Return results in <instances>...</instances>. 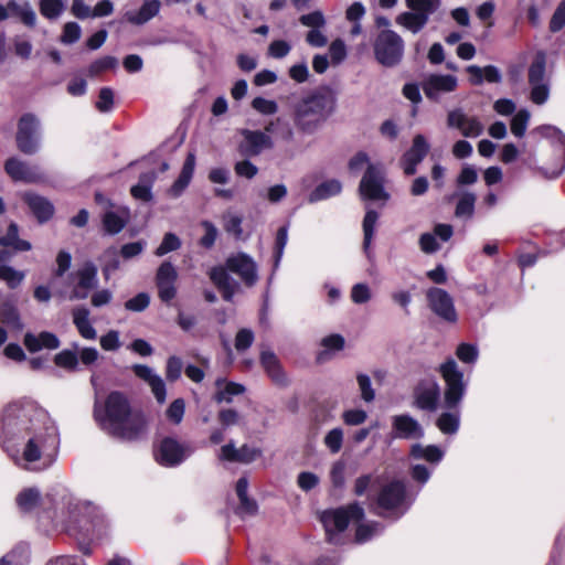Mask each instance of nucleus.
<instances>
[{
    "instance_id": "nucleus-62",
    "label": "nucleus",
    "mask_w": 565,
    "mask_h": 565,
    "mask_svg": "<svg viewBox=\"0 0 565 565\" xmlns=\"http://www.w3.org/2000/svg\"><path fill=\"white\" fill-rule=\"evenodd\" d=\"M252 107L262 115H274L278 111L277 103L264 97H255Z\"/></svg>"
},
{
    "instance_id": "nucleus-59",
    "label": "nucleus",
    "mask_w": 565,
    "mask_h": 565,
    "mask_svg": "<svg viewBox=\"0 0 565 565\" xmlns=\"http://www.w3.org/2000/svg\"><path fill=\"white\" fill-rule=\"evenodd\" d=\"M150 305V296L147 292H139L135 297L125 302V308L128 311L141 312Z\"/></svg>"
},
{
    "instance_id": "nucleus-31",
    "label": "nucleus",
    "mask_w": 565,
    "mask_h": 565,
    "mask_svg": "<svg viewBox=\"0 0 565 565\" xmlns=\"http://www.w3.org/2000/svg\"><path fill=\"white\" fill-rule=\"evenodd\" d=\"M466 71L470 75L469 82L476 86L483 84V82L498 84L502 81V74L494 65H487L484 67L469 65Z\"/></svg>"
},
{
    "instance_id": "nucleus-63",
    "label": "nucleus",
    "mask_w": 565,
    "mask_h": 565,
    "mask_svg": "<svg viewBox=\"0 0 565 565\" xmlns=\"http://www.w3.org/2000/svg\"><path fill=\"white\" fill-rule=\"evenodd\" d=\"M254 339V332L250 329H241L235 337V349L238 352L246 351L252 347Z\"/></svg>"
},
{
    "instance_id": "nucleus-34",
    "label": "nucleus",
    "mask_w": 565,
    "mask_h": 565,
    "mask_svg": "<svg viewBox=\"0 0 565 565\" xmlns=\"http://www.w3.org/2000/svg\"><path fill=\"white\" fill-rule=\"evenodd\" d=\"M195 169V156L194 153H189L184 160L182 170L178 177V179L173 182L170 188V193L172 196L178 198L182 194V192L190 184L193 173Z\"/></svg>"
},
{
    "instance_id": "nucleus-7",
    "label": "nucleus",
    "mask_w": 565,
    "mask_h": 565,
    "mask_svg": "<svg viewBox=\"0 0 565 565\" xmlns=\"http://www.w3.org/2000/svg\"><path fill=\"white\" fill-rule=\"evenodd\" d=\"M404 481L393 480L381 488L376 495L374 513L392 521L399 520L413 504Z\"/></svg>"
},
{
    "instance_id": "nucleus-16",
    "label": "nucleus",
    "mask_w": 565,
    "mask_h": 565,
    "mask_svg": "<svg viewBox=\"0 0 565 565\" xmlns=\"http://www.w3.org/2000/svg\"><path fill=\"white\" fill-rule=\"evenodd\" d=\"M441 396V390L434 375H428L418 381L414 387V405L424 412L437 411Z\"/></svg>"
},
{
    "instance_id": "nucleus-19",
    "label": "nucleus",
    "mask_w": 565,
    "mask_h": 565,
    "mask_svg": "<svg viewBox=\"0 0 565 565\" xmlns=\"http://www.w3.org/2000/svg\"><path fill=\"white\" fill-rule=\"evenodd\" d=\"M301 25L310 28L306 34V43L311 47H323L328 44V36L324 34L323 29L327 25V20L322 11L315 10L299 17Z\"/></svg>"
},
{
    "instance_id": "nucleus-18",
    "label": "nucleus",
    "mask_w": 565,
    "mask_h": 565,
    "mask_svg": "<svg viewBox=\"0 0 565 565\" xmlns=\"http://www.w3.org/2000/svg\"><path fill=\"white\" fill-rule=\"evenodd\" d=\"M241 135L243 139L238 145V151L245 158L257 157L274 147V140L266 130L242 129Z\"/></svg>"
},
{
    "instance_id": "nucleus-20",
    "label": "nucleus",
    "mask_w": 565,
    "mask_h": 565,
    "mask_svg": "<svg viewBox=\"0 0 565 565\" xmlns=\"http://www.w3.org/2000/svg\"><path fill=\"white\" fill-rule=\"evenodd\" d=\"M130 217L131 213L128 206L107 201V207L100 216L103 230L108 235H117L126 227Z\"/></svg>"
},
{
    "instance_id": "nucleus-12",
    "label": "nucleus",
    "mask_w": 565,
    "mask_h": 565,
    "mask_svg": "<svg viewBox=\"0 0 565 565\" xmlns=\"http://www.w3.org/2000/svg\"><path fill=\"white\" fill-rule=\"evenodd\" d=\"M375 60L385 67L398 65L404 56L405 43L393 30L381 31L373 44Z\"/></svg>"
},
{
    "instance_id": "nucleus-26",
    "label": "nucleus",
    "mask_w": 565,
    "mask_h": 565,
    "mask_svg": "<svg viewBox=\"0 0 565 565\" xmlns=\"http://www.w3.org/2000/svg\"><path fill=\"white\" fill-rule=\"evenodd\" d=\"M429 149L430 146L425 136L418 134L414 137L412 147L401 159V164L406 175H413L416 173L417 166L425 159Z\"/></svg>"
},
{
    "instance_id": "nucleus-39",
    "label": "nucleus",
    "mask_w": 565,
    "mask_h": 565,
    "mask_svg": "<svg viewBox=\"0 0 565 565\" xmlns=\"http://www.w3.org/2000/svg\"><path fill=\"white\" fill-rule=\"evenodd\" d=\"M436 426L444 435H456L460 427V408L443 412L436 419Z\"/></svg>"
},
{
    "instance_id": "nucleus-61",
    "label": "nucleus",
    "mask_w": 565,
    "mask_h": 565,
    "mask_svg": "<svg viewBox=\"0 0 565 565\" xmlns=\"http://www.w3.org/2000/svg\"><path fill=\"white\" fill-rule=\"evenodd\" d=\"M565 26V0H562L556 7L551 20L550 31L552 33L559 32Z\"/></svg>"
},
{
    "instance_id": "nucleus-30",
    "label": "nucleus",
    "mask_w": 565,
    "mask_h": 565,
    "mask_svg": "<svg viewBox=\"0 0 565 565\" xmlns=\"http://www.w3.org/2000/svg\"><path fill=\"white\" fill-rule=\"evenodd\" d=\"M23 200L40 224L46 223L52 218L54 205L46 198L35 193H25Z\"/></svg>"
},
{
    "instance_id": "nucleus-52",
    "label": "nucleus",
    "mask_w": 565,
    "mask_h": 565,
    "mask_svg": "<svg viewBox=\"0 0 565 565\" xmlns=\"http://www.w3.org/2000/svg\"><path fill=\"white\" fill-rule=\"evenodd\" d=\"M530 120V113L526 109L519 110L511 120V132L518 137L522 138L525 135L527 125Z\"/></svg>"
},
{
    "instance_id": "nucleus-37",
    "label": "nucleus",
    "mask_w": 565,
    "mask_h": 565,
    "mask_svg": "<svg viewBox=\"0 0 565 565\" xmlns=\"http://www.w3.org/2000/svg\"><path fill=\"white\" fill-rule=\"evenodd\" d=\"M73 323L78 333L86 340H95L97 331L89 321V310L85 307H78L73 310Z\"/></svg>"
},
{
    "instance_id": "nucleus-43",
    "label": "nucleus",
    "mask_w": 565,
    "mask_h": 565,
    "mask_svg": "<svg viewBox=\"0 0 565 565\" xmlns=\"http://www.w3.org/2000/svg\"><path fill=\"white\" fill-rule=\"evenodd\" d=\"M379 220V213L375 210H367L363 218V249L367 257H370V247L374 236L375 226Z\"/></svg>"
},
{
    "instance_id": "nucleus-36",
    "label": "nucleus",
    "mask_w": 565,
    "mask_h": 565,
    "mask_svg": "<svg viewBox=\"0 0 565 565\" xmlns=\"http://www.w3.org/2000/svg\"><path fill=\"white\" fill-rule=\"evenodd\" d=\"M342 183L337 179H330L318 184L309 194L308 202L317 203L340 194Z\"/></svg>"
},
{
    "instance_id": "nucleus-21",
    "label": "nucleus",
    "mask_w": 565,
    "mask_h": 565,
    "mask_svg": "<svg viewBox=\"0 0 565 565\" xmlns=\"http://www.w3.org/2000/svg\"><path fill=\"white\" fill-rule=\"evenodd\" d=\"M447 127L458 129L466 138H477L483 134V125L476 116H468L461 108L447 114Z\"/></svg>"
},
{
    "instance_id": "nucleus-64",
    "label": "nucleus",
    "mask_w": 565,
    "mask_h": 565,
    "mask_svg": "<svg viewBox=\"0 0 565 565\" xmlns=\"http://www.w3.org/2000/svg\"><path fill=\"white\" fill-rule=\"evenodd\" d=\"M545 244L551 252H557L565 247V228L558 232H548L545 235Z\"/></svg>"
},
{
    "instance_id": "nucleus-49",
    "label": "nucleus",
    "mask_w": 565,
    "mask_h": 565,
    "mask_svg": "<svg viewBox=\"0 0 565 565\" xmlns=\"http://www.w3.org/2000/svg\"><path fill=\"white\" fill-rule=\"evenodd\" d=\"M344 344H345V340L341 334L334 333V334L324 337L321 340V345L326 349V351H322L318 354V356H317L318 361H323L324 355L328 352L341 351L344 348Z\"/></svg>"
},
{
    "instance_id": "nucleus-6",
    "label": "nucleus",
    "mask_w": 565,
    "mask_h": 565,
    "mask_svg": "<svg viewBox=\"0 0 565 565\" xmlns=\"http://www.w3.org/2000/svg\"><path fill=\"white\" fill-rule=\"evenodd\" d=\"M365 516L363 507L359 502L349 503L335 509H328L320 513L327 541L334 545L345 543V531L350 523L361 522Z\"/></svg>"
},
{
    "instance_id": "nucleus-32",
    "label": "nucleus",
    "mask_w": 565,
    "mask_h": 565,
    "mask_svg": "<svg viewBox=\"0 0 565 565\" xmlns=\"http://www.w3.org/2000/svg\"><path fill=\"white\" fill-rule=\"evenodd\" d=\"M409 457L414 460H425L436 467L443 461L445 451L436 445L424 446L417 443L411 446Z\"/></svg>"
},
{
    "instance_id": "nucleus-2",
    "label": "nucleus",
    "mask_w": 565,
    "mask_h": 565,
    "mask_svg": "<svg viewBox=\"0 0 565 565\" xmlns=\"http://www.w3.org/2000/svg\"><path fill=\"white\" fill-rule=\"evenodd\" d=\"M15 501L23 513L41 509L39 521L43 526L50 525L54 530L89 533L103 523L93 504L79 501L62 487L52 488L43 498L39 489L28 488L18 494Z\"/></svg>"
},
{
    "instance_id": "nucleus-29",
    "label": "nucleus",
    "mask_w": 565,
    "mask_h": 565,
    "mask_svg": "<svg viewBox=\"0 0 565 565\" xmlns=\"http://www.w3.org/2000/svg\"><path fill=\"white\" fill-rule=\"evenodd\" d=\"M259 361L266 374L276 385H287L288 380L282 370L280 361L271 350H262Z\"/></svg>"
},
{
    "instance_id": "nucleus-13",
    "label": "nucleus",
    "mask_w": 565,
    "mask_h": 565,
    "mask_svg": "<svg viewBox=\"0 0 565 565\" xmlns=\"http://www.w3.org/2000/svg\"><path fill=\"white\" fill-rule=\"evenodd\" d=\"M41 121L32 113L23 114L18 121L15 142L18 149L28 156L35 154L41 148Z\"/></svg>"
},
{
    "instance_id": "nucleus-15",
    "label": "nucleus",
    "mask_w": 565,
    "mask_h": 565,
    "mask_svg": "<svg viewBox=\"0 0 565 565\" xmlns=\"http://www.w3.org/2000/svg\"><path fill=\"white\" fill-rule=\"evenodd\" d=\"M363 200L387 201L390 194L384 189V170L381 164H369L359 185Z\"/></svg>"
},
{
    "instance_id": "nucleus-23",
    "label": "nucleus",
    "mask_w": 565,
    "mask_h": 565,
    "mask_svg": "<svg viewBox=\"0 0 565 565\" xmlns=\"http://www.w3.org/2000/svg\"><path fill=\"white\" fill-rule=\"evenodd\" d=\"M4 171L15 182L35 183L44 177L38 166H30L15 157L6 160Z\"/></svg>"
},
{
    "instance_id": "nucleus-14",
    "label": "nucleus",
    "mask_w": 565,
    "mask_h": 565,
    "mask_svg": "<svg viewBox=\"0 0 565 565\" xmlns=\"http://www.w3.org/2000/svg\"><path fill=\"white\" fill-rule=\"evenodd\" d=\"M194 449L188 443H180L173 437H164L154 449L156 461L164 468L182 465Z\"/></svg>"
},
{
    "instance_id": "nucleus-40",
    "label": "nucleus",
    "mask_w": 565,
    "mask_h": 565,
    "mask_svg": "<svg viewBox=\"0 0 565 565\" xmlns=\"http://www.w3.org/2000/svg\"><path fill=\"white\" fill-rule=\"evenodd\" d=\"M215 385L220 388L214 396V399L217 403H231L233 396L243 394L245 392L244 385L235 382H225L223 379H217Z\"/></svg>"
},
{
    "instance_id": "nucleus-3",
    "label": "nucleus",
    "mask_w": 565,
    "mask_h": 565,
    "mask_svg": "<svg viewBox=\"0 0 565 565\" xmlns=\"http://www.w3.org/2000/svg\"><path fill=\"white\" fill-rule=\"evenodd\" d=\"M90 382L95 388L93 416L99 428L121 441L138 440L145 431L146 420L140 413L132 411L126 394L113 391L102 399L95 376Z\"/></svg>"
},
{
    "instance_id": "nucleus-35",
    "label": "nucleus",
    "mask_w": 565,
    "mask_h": 565,
    "mask_svg": "<svg viewBox=\"0 0 565 565\" xmlns=\"http://www.w3.org/2000/svg\"><path fill=\"white\" fill-rule=\"evenodd\" d=\"M160 8L161 2L159 0H147L138 11H128L125 17L131 24L142 25L154 18Z\"/></svg>"
},
{
    "instance_id": "nucleus-22",
    "label": "nucleus",
    "mask_w": 565,
    "mask_h": 565,
    "mask_svg": "<svg viewBox=\"0 0 565 565\" xmlns=\"http://www.w3.org/2000/svg\"><path fill=\"white\" fill-rule=\"evenodd\" d=\"M98 269L93 262H86L74 275L77 278L72 290V299L84 300L90 290L98 286Z\"/></svg>"
},
{
    "instance_id": "nucleus-11",
    "label": "nucleus",
    "mask_w": 565,
    "mask_h": 565,
    "mask_svg": "<svg viewBox=\"0 0 565 565\" xmlns=\"http://www.w3.org/2000/svg\"><path fill=\"white\" fill-rule=\"evenodd\" d=\"M536 131L542 138L551 141L555 156L562 157V159L553 163L552 168L536 164H530L529 167L546 180L557 179L565 170V135L561 129L551 125L537 127Z\"/></svg>"
},
{
    "instance_id": "nucleus-44",
    "label": "nucleus",
    "mask_w": 565,
    "mask_h": 565,
    "mask_svg": "<svg viewBox=\"0 0 565 565\" xmlns=\"http://www.w3.org/2000/svg\"><path fill=\"white\" fill-rule=\"evenodd\" d=\"M265 130L269 135L270 134L276 135V137H278L279 139H281L286 142L291 141L295 136L291 125L287 120L280 118V117H277L276 119L270 120L265 126Z\"/></svg>"
},
{
    "instance_id": "nucleus-17",
    "label": "nucleus",
    "mask_w": 565,
    "mask_h": 565,
    "mask_svg": "<svg viewBox=\"0 0 565 565\" xmlns=\"http://www.w3.org/2000/svg\"><path fill=\"white\" fill-rule=\"evenodd\" d=\"M429 309L441 320L455 323L458 320L454 298L443 288L430 287L426 291Z\"/></svg>"
},
{
    "instance_id": "nucleus-60",
    "label": "nucleus",
    "mask_w": 565,
    "mask_h": 565,
    "mask_svg": "<svg viewBox=\"0 0 565 565\" xmlns=\"http://www.w3.org/2000/svg\"><path fill=\"white\" fill-rule=\"evenodd\" d=\"M372 297L371 289L365 282H358L351 289V300L355 305L366 303Z\"/></svg>"
},
{
    "instance_id": "nucleus-8",
    "label": "nucleus",
    "mask_w": 565,
    "mask_h": 565,
    "mask_svg": "<svg viewBox=\"0 0 565 565\" xmlns=\"http://www.w3.org/2000/svg\"><path fill=\"white\" fill-rule=\"evenodd\" d=\"M437 370L445 383L443 407L445 409L460 408L468 388L463 372L452 358H448Z\"/></svg>"
},
{
    "instance_id": "nucleus-9",
    "label": "nucleus",
    "mask_w": 565,
    "mask_h": 565,
    "mask_svg": "<svg viewBox=\"0 0 565 565\" xmlns=\"http://www.w3.org/2000/svg\"><path fill=\"white\" fill-rule=\"evenodd\" d=\"M405 3L409 11L398 14L396 23L414 34L425 28L429 17L441 6L440 0H405Z\"/></svg>"
},
{
    "instance_id": "nucleus-24",
    "label": "nucleus",
    "mask_w": 565,
    "mask_h": 565,
    "mask_svg": "<svg viewBox=\"0 0 565 565\" xmlns=\"http://www.w3.org/2000/svg\"><path fill=\"white\" fill-rule=\"evenodd\" d=\"M457 77L450 74H431L422 84L423 90L429 100L438 102L443 94L451 93L457 88Z\"/></svg>"
},
{
    "instance_id": "nucleus-45",
    "label": "nucleus",
    "mask_w": 565,
    "mask_h": 565,
    "mask_svg": "<svg viewBox=\"0 0 565 565\" xmlns=\"http://www.w3.org/2000/svg\"><path fill=\"white\" fill-rule=\"evenodd\" d=\"M457 195L459 198L456 204L455 215L457 217H472L477 196L472 192H462Z\"/></svg>"
},
{
    "instance_id": "nucleus-51",
    "label": "nucleus",
    "mask_w": 565,
    "mask_h": 565,
    "mask_svg": "<svg viewBox=\"0 0 565 565\" xmlns=\"http://www.w3.org/2000/svg\"><path fill=\"white\" fill-rule=\"evenodd\" d=\"M4 557L18 565H28L30 558V545L25 542L18 543Z\"/></svg>"
},
{
    "instance_id": "nucleus-54",
    "label": "nucleus",
    "mask_w": 565,
    "mask_h": 565,
    "mask_svg": "<svg viewBox=\"0 0 565 565\" xmlns=\"http://www.w3.org/2000/svg\"><path fill=\"white\" fill-rule=\"evenodd\" d=\"M324 446L330 450L331 454H338L343 444V430L340 427H335L328 431L323 439Z\"/></svg>"
},
{
    "instance_id": "nucleus-46",
    "label": "nucleus",
    "mask_w": 565,
    "mask_h": 565,
    "mask_svg": "<svg viewBox=\"0 0 565 565\" xmlns=\"http://www.w3.org/2000/svg\"><path fill=\"white\" fill-rule=\"evenodd\" d=\"M25 273L18 270L12 266H0V280L3 281L9 289H17L24 280Z\"/></svg>"
},
{
    "instance_id": "nucleus-5",
    "label": "nucleus",
    "mask_w": 565,
    "mask_h": 565,
    "mask_svg": "<svg viewBox=\"0 0 565 565\" xmlns=\"http://www.w3.org/2000/svg\"><path fill=\"white\" fill-rule=\"evenodd\" d=\"M335 106V92L329 86H321L296 105L295 125L301 132L311 135L334 113Z\"/></svg>"
},
{
    "instance_id": "nucleus-42",
    "label": "nucleus",
    "mask_w": 565,
    "mask_h": 565,
    "mask_svg": "<svg viewBox=\"0 0 565 565\" xmlns=\"http://www.w3.org/2000/svg\"><path fill=\"white\" fill-rule=\"evenodd\" d=\"M384 532V525L377 521H370L365 523H360L356 526L355 531V542L359 544L366 543L371 541L373 537L382 534Z\"/></svg>"
},
{
    "instance_id": "nucleus-1",
    "label": "nucleus",
    "mask_w": 565,
    "mask_h": 565,
    "mask_svg": "<svg viewBox=\"0 0 565 565\" xmlns=\"http://www.w3.org/2000/svg\"><path fill=\"white\" fill-rule=\"evenodd\" d=\"M23 440L22 459L28 468H46L55 460L61 443L57 426L46 409L26 397L8 403L0 412L2 448L13 456Z\"/></svg>"
},
{
    "instance_id": "nucleus-50",
    "label": "nucleus",
    "mask_w": 565,
    "mask_h": 565,
    "mask_svg": "<svg viewBox=\"0 0 565 565\" xmlns=\"http://www.w3.org/2000/svg\"><path fill=\"white\" fill-rule=\"evenodd\" d=\"M201 226L204 228V235L199 239V245L205 249H211L217 239L218 230L207 220H203Z\"/></svg>"
},
{
    "instance_id": "nucleus-48",
    "label": "nucleus",
    "mask_w": 565,
    "mask_h": 565,
    "mask_svg": "<svg viewBox=\"0 0 565 565\" xmlns=\"http://www.w3.org/2000/svg\"><path fill=\"white\" fill-rule=\"evenodd\" d=\"M456 356L463 364L473 365L479 359V348L472 343H460L456 349Z\"/></svg>"
},
{
    "instance_id": "nucleus-55",
    "label": "nucleus",
    "mask_w": 565,
    "mask_h": 565,
    "mask_svg": "<svg viewBox=\"0 0 565 565\" xmlns=\"http://www.w3.org/2000/svg\"><path fill=\"white\" fill-rule=\"evenodd\" d=\"M118 65V60L114 56H104L95 60L88 68L90 76H96L107 70H113Z\"/></svg>"
},
{
    "instance_id": "nucleus-4",
    "label": "nucleus",
    "mask_w": 565,
    "mask_h": 565,
    "mask_svg": "<svg viewBox=\"0 0 565 565\" xmlns=\"http://www.w3.org/2000/svg\"><path fill=\"white\" fill-rule=\"evenodd\" d=\"M230 273L237 275L246 287L255 286L259 278L257 263L244 252L228 255L224 266H213L207 273L209 278L227 302L233 301L239 289V282Z\"/></svg>"
},
{
    "instance_id": "nucleus-38",
    "label": "nucleus",
    "mask_w": 565,
    "mask_h": 565,
    "mask_svg": "<svg viewBox=\"0 0 565 565\" xmlns=\"http://www.w3.org/2000/svg\"><path fill=\"white\" fill-rule=\"evenodd\" d=\"M0 246L10 247L14 252H29L32 248L29 241L19 237V226L14 222L9 224L6 235L0 237Z\"/></svg>"
},
{
    "instance_id": "nucleus-47",
    "label": "nucleus",
    "mask_w": 565,
    "mask_h": 565,
    "mask_svg": "<svg viewBox=\"0 0 565 565\" xmlns=\"http://www.w3.org/2000/svg\"><path fill=\"white\" fill-rule=\"evenodd\" d=\"M40 13L47 20H56L65 11L63 0H40Z\"/></svg>"
},
{
    "instance_id": "nucleus-41",
    "label": "nucleus",
    "mask_w": 565,
    "mask_h": 565,
    "mask_svg": "<svg viewBox=\"0 0 565 565\" xmlns=\"http://www.w3.org/2000/svg\"><path fill=\"white\" fill-rule=\"evenodd\" d=\"M77 343H73V349H64L54 356V363L66 371L74 372L78 369Z\"/></svg>"
},
{
    "instance_id": "nucleus-28",
    "label": "nucleus",
    "mask_w": 565,
    "mask_h": 565,
    "mask_svg": "<svg viewBox=\"0 0 565 565\" xmlns=\"http://www.w3.org/2000/svg\"><path fill=\"white\" fill-rule=\"evenodd\" d=\"M23 344L31 353L41 350H55L60 347L61 341L56 334L50 331H42L39 334L26 332L23 338Z\"/></svg>"
},
{
    "instance_id": "nucleus-27",
    "label": "nucleus",
    "mask_w": 565,
    "mask_h": 565,
    "mask_svg": "<svg viewBox=\"0 0 565 565\" xmlns=\"http://www.w3.org/2000/svg\"><path fill=\"white\" fill-rule=\"evenodd\" d=\"M262 450L249 445L236 448L234 441H230L220 449L218 459L230 462L250 463L259 458Z\"/></svg>"
},
{
    "instance_id": "nucleus-53",
    "label": "nucleus",
    "mask_w": 565,
    "mask_h": 565,
    "mask_svg": "<svg viewBox=\"0 0 565 565\" xmlns=\"http://www.w3.org/2000/svg\"><path fill=\"white\" fill-rule=\"evenodd\" d=\"M182 245L181 239L174 233H166L161 244L154 250L156 256H164L170 252L178 250Z\"/></svg>"
},
{
    "instance_id": "nucleus-33",
    "label": "nucleus",
    "mask_w": 565,
    "mask_h": 565,
    "mask_svg": "<svg viewBox=\"0 0 565 565\" xmlns=\"http://www.w3.org/2000/svg\"><path fill=\"white\" fill-rule=\"evenodd\" d=\"M156 179L157 173L154 171H147L141 173L137 184L132 185L130 189V194L132 198L142 202L152 201V186Z\"/></svg>"
},
{
    "instance_id": "nucleus-10",
    "label": "nucleus",
    "mask_w": 565,
    "mask_h": 565,
    "mask_svg": "<svg viewBox=\"0 0 565 565\" xmlns=\"http://www.w3.org/2000/svg\"><path fill=\"white\" fill-rule=\"evenodd\" d=\"M530 99L535 105H544L550 98L551 79L546 74V53L536 52L527 70Z\"/></svg>"
},
{
    "instance_id": "nucleus-25",
    "label": "nucleus",
    "mask_w": 565,
    "mask_h": 565,
    "mask_svg": "<svg viewBox=\"0 0 565 565\" xmlns=\"http://www.w3.org/2000/svg\"><path fill=\"white\" fill-rule=\"evenodd\" d=\"M392 434L397 439H422L425 430L420 423L409 414H401L392 417Z\"/></svg>"
},
{
    "instance_id": "nucleus-57",
    "label": "nucleus",
    "mask_w": 565,
    "mask_h": 565,
    "mask_svg": "<svg viewBox=\"0 0 565 565\" xmlns=\"http://www.w3.org/2000/svg\"><path fill=\"white\" fill-rule=\"evenodd\" d=\"M96 108L99 113H109L114 107V92L110 87H103L99 90Z\"/></svg>"
},
{
    "instance_id": "nucleus-58",
    "label": "nucleus",
    "mask_w": 565,
    "mask_h": 565,
    "mask_svg": "<svg viewBox=\"0 0 565 565\" xmlns=\"http://www.w3.org/2000/svg\"><path fill=\"white\" fill-rule=\"evenodd\" d=\"M329 54L331 63L333 65H339L340 63H342L348 55L347 46L343 40L335 39L334 41H332L329 46Z\"/></svg>"
},
{
    "instance_id": "nucleus-56",
    "label": "nucleus",
    "mask_w": 565,
    "mask_h": 565,
    "mask_svg": "<svg viewBox=\"0 0 565 565\" xmlns=\"http://www.w3.org/2000/svg\"><path fill=\"white\" fill-rule=\"evenodd\" d=\"M356 381L361 392V398L365 403L373 402L375 399V391L372 387L371 377L367 374L359 373Z\"/></svg>"
}]
</instances>
